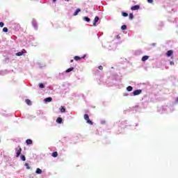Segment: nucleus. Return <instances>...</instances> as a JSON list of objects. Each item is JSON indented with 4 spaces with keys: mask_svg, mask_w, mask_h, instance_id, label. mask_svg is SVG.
I'll use <instances>...</instances> for the list:
<instances>
[{
    "mask_svg": "<svg viewBox=\"0 0 178 178\" xmlns=\"http://www.w3.org/2000/svg\"><path fill=\"white\" fill-rule=\"evenodd\" d=\"M26 144L29 145L30 144H33V140L30 139L26 140Z\"/></svg>",
    "mask_w": 178,
    "mask_h": 178,
    "instance_id": "obj_11",
    "label": "nucleus"
},
{
    "mask_svg": "<svg viewBox=\"0 0 178 178\" xmlns=\"http://www.w3.org/2000/svg\"><path fill=\"white\" fill-rule=\"evenodd\" d=\"M127 91H129V92L133 91V87H131V86H128V87L127 88Z\"/></svg>",
    "mask_w": 178,
    "mask_h": 178,
    "instance_id": "obj_16",
    "label": "nucleus"
},
{
    "mask_svg": "<svg viewBox=\"0 0 178 178\" xmlns=\"http://www.w3.org/2000/svg\"><path fill=\"white\" fill-rule=\"evenodd\" d=\"M131 10H134V6H132V7L131 8Z\"/></svg>",
    "mask_w": 178,
    "mask_h": 178,
    "instance_id": "obj_34",
    "label": "nucleus"
},
{
    "mask_svg": "<svg viewBox=\"0 0 178 178\" xmlns=\"http://www.w3.org/2000/svg\"><path fill=\"white\" fill-rule=\"evenodd\" d=\"M166 55H167V56H172V55H173V51L172 50H169V51H167V53H166Z\"/></svg>",
    "mask_w": 178,
    "mask_h": 178,
    "instance_id": "obj_4",
    "label": "nucleus"
},
{
    "mask_svg": "<svg viewBox=\"0 0 178 178\" xmlns=\"http://www.w3.org/2000/svg\"><path fill=\"white\" fill-rule=\"evenodd\" d=\"M3 31L4 33H8V28L4 27V28L3 29Z\"/></svg>",
    "mask_w": 178,
    "mask_h": 178,
    "instance_id": "obj_24",
    "label": "nucleus"
},
{
    "mask_svg": "<svg viewBox=\"0 0 178 178\" xmlns=\"http://www.w3.org/2000/svg\"><path fill=\"white\" fill-rule=\"evenodd\" d=\"M52 156L54 158H56V156H58V152H53Z\"/></svg>",
    "mask_w": 178,
    "mask_h": 178,
    "instance_id": "obj_17",
    "label": "nucleus"
},
{
    "mask_svg": "<svg viewBox=\"0 0 178 178\" xmlns=\"http://www.w3.org/2000/svg\"><path fill=\"white\" fill-rule=\"evenodd\" d=\"M56 0H53V2H56Z\"/></svg>",
    "mask_w": 178,
    "mask_h": 178,
    "instance_id": "obj_37",
    "label": "nucleus"
},
{
    "mask_svg": "<svg viewBox=\"0 0 178 178\" xmlns=\"http://www.w3.org/2000/svg\"><path fill=\"white\" fill-rule=\"evenodd\" d=\"M40 88H44L45 86L42 83H40L39 85Z\"/></svg>",
    "mask_w": 178,
    "mask_h": 178,
    "instance_id": "obj_25",
    "label": "nucleus"
},
{
    "mask_svg": "<svg viewBox=\"0 0 178 178\" xmlns=\"http://www.w3.org/2000/svg\"><path fill=\"white\" fill-rule=\"evenodd\" d=\"M133 17H134V15H133V13H130L129 14V19L133 20Z\"/></svg>",
    "mask_w": 178,
    "mask_h": 178,
    "instance_id": "obj_19",
    "label": "nucleus"
},
{
    "mask_svg": "<svg viewBox=\"0 0 178 178\" xmlns=\"http://www.w3.org/2000/svg\"><path fill=\"white\" fill-rule=\"evenodd\" d=\"M122 15L124 16V17H127V16H129V14H127V13H122Z\"/></svg>",
    "mask_w": 178,
    "mask_h": 178,
    "instance_id": "obj_21",
    "label": "nucleus"
},
{
    "mask_svg": "<svg viewBox=\"0 0 178 178\" xmlns=\"http://www.w3.org/2000/svg\"><path fill=\"white\" fill-rule=\"evenodd\" d=\"M73 69H74L73 67H70V68L67 69L65 71V73H70V72H72Z\"/></svg>",
    "mask_w": 178,
    "mask_h": 178,
    "instance_id": "obj_12",
    "label": "nucleus"
},
{
    "mask_svg": "<svg viewBox=\"0 0 178 178\" xmlns=\"http://www.w3.org/2000/svg\"><path fill=\"white\" fill-rule=\"evenodd\" d=\"M52 101V97H47L44 99V102H51Z\"/></svg>",
    "mask_w": 178,
    "mask_h": 178,
    "instance_id": "obj_9",
    "label": "nucleus"
},
{
    "mask_svg": "<svg viewBox=\"0 0 178 178\" xmlns=\"http://www.w3.org/2000/svg\"><path fill=\"white\" fill-rule=\"evenodd\" d=\"M35 173H37V175H41V173H42V170L40 168H37Z\"/></svg>",
    "mask_w": 178,
    "mask_h": 178,
    "instance_id": "obj_7",
    "label": "nucleus"
},
{
    "mask_svg": "<svg viewBox=\"0 0 178 178\" xmlns=\"http://www.w3.org/2000/svg\"><path fill=\"white\" fill-rule=\"evenodd\" d=\"M23 54H24V52H23V51H19L18 53L16 54L17 56H22V55H23Z\"/></svg>",
    "mask_w": 178,
    "mask_h": 178,
    "instance_id": "obj_10",
    "label": "nucleus"
},
{
    "mask_svg": "<svg viewBox=\"0 0 178 178\" xmlns=\"http://www.w3.org/2000/svg\"><path fill=\"white\" fill-rule=\"evenodd\" d=\"M148 58H149L148 56H144L142 58V61H143V62H145V60H148Z\"/></svg>",
    "mask_w": 178,
    "mask_h": 178,
    "instance_id": "obj_8",
    "label": "nucleus"
},
{
    "mask_svg": "<svg viewBox=\"0 0 178 178\" xmlns=\"http://www.w3.org/2000/svg\"><path fill=\"white\" fill-rule=\"evenodd\" d=\"M20 154H22V148L19 147L16 153V157L19 158V156H20Z\"/></svg>",
    "mask_w": 178,
    "mask_h": 178,
    "instance_id": "obj_1",
    "label": "nucleus"
},
{
    "mask_svg": "<svg viewBox=\"0 0 178 178\" xmlns=\"http://www.w3.org/2000/svg\"><path fill=\"white\" fill-rule=\"evenodd\" d=\"M98 20H99V17H95L93 22V26L95 27L97 26V23H98Z\"/></svg>",
    "mask_w": 178,
    "mask_h": 178,
    "instance_id": "obj_2",
    "label": "nucleus"
},
{
    "mask_svg": "<svg viewBox=\"0 0 178 178\" xmlns=\"http://www.w3.org/2000/svg\"><path fill=\"white\" fill-rule=\"evenodd\" d=\"M33 26H35V21H33Z\"/></svg>",
    "mask_w": 178,
    "mask_h": 178,
    "instance_id": "obj_33",
    "label": "nucleus"
},
{
    "mask_svg": "<svg viewBox=\"0 0 178 178\" xmlns=\"http://www.w3.org/2000/svg\"><path fill=\"white\" fill-rule=\"evenodd\" d=\"M147 2L149 3H152L154 2V0H147Z\"/></svg>",
    "mask_w": 178,
    "mask_h": 178,
    "instance_id": "obj_29",
    "label": "nucleus"
},
{
    "mask_svg": "<svg viewBox=\"0 0 178 178\" xmlns=\"http://www.w3.org/2000/svg\"><path fill=\"white\" fill-rule=\"evenodd\" d=\"M80 12H81V10L80 8H77L76 12L74 13V16H77Z\"/></svg>",
    "mask_w": 178,
    "mask_h": 178,
    "instance_id": "obj_5",
    "label": "nucleus"
},
{
    "mask_svg": "<svg viewBox=\"0 0 178 178\" xmlns=\"http://www.w3.org/2000/svg\"><path fill=\"white\" fill-rule=\"evenodd\" d=\"M25 102L27 104V105H31V101H30L29 99H26Z\"/></svg>",
    "mask_w": 178,
    "mask_h": 178,
    "instance_id": "obj_13",
    "label": "nucleus"
},
{
    "mask_svg": "<svg viewBox=\"0 0 178 178\" xmlns=\"http://www.w3.org/2000/svg\"><path fill=\"white\" fill-rule=\"evenodd\" d=\"M74 60H80V57H79V56H75V57H74Z\"/></svg>",
    "mask_w": 178,
    "mask_h": 178,
    "instance_id": "obj_27",
    "label": "nucleus"
},
{
    "mask_svg": "<svg viewBox=\"0 0 178 178\" xmlns=\"http://www.w3.org/2000/svg\"><path fill=\"white\" fill-rule=\"evenodd\" d=\"M84 119H85V120H90V118L88 117V115L85 114V115H84Z\"/></svg>",
    "mask_w": 178,
    "mask_h": 178,
    "instance_id": "obj_18",
    "label": "nucleus"
},
{
    "mask_svg": "<svg viewBox=\"0 0 178 178\" xmlns=\"http://www.w3.org/2000/svg\"><path fill=\"white\" fill-rule=\"evenodd\" d=\"M4 24L3 22H0V27H3Z\"/></svg>",
    "mask_w": 178,
    "mask_h": 178,
    "instance_id": "obj_31",
    "label": "nucleus"
},
{
    "mask_svg": "<svg viewBox=\"0 0 178 178\" xmlns=\"http://www.w3.org/2000/svg\"><path fill=\"white\" fill-rule=\"evenodd\" d=\"M170 65L171 66H172L173 65H175V62L170 61Z\"/></svg>",
    "mask_w": 178,
    "mask_h": 178,
    "instance_id": "obj_30",
    "label": "nucleus"
},
{
    "mask_svg": "<svg viewBox=\"0 0 178 178\" xmlns=\"http://www.w3.org/2000/svg\"><path fill=\"white\" fill-rule=\"evenodd\" d=\"M124 97L127 96V94H124Z\"/></svg>",
    "mask_w": 178,
    "mask_h": 178,
    "instance_id": "obj_36",
    "label": "nucleus"
},
{
    "mask_svg": "<svg viewBox=\"0 0 178 178\" xmlns=\"http://www.w3.org/2000/svg\"><path fill=\"white\" fill-rule=\"evenodd\" d=\"M121 29L122 30H126V29H127V26L126 25H122Z\"/></svg>",
    "mask_w": 178,
    "mask_h": 178,
    "instance_id": "obj_22",
    "label": "nucleus"
},
{
    "mask_svg": "<svg viewBox=\"0 0 178 178\" xmlns=\"http://www.w3.org/2000/svg\"><path fill=\"white\" fill-rule=\"evenodd\" d=\"M143 92V90L139 89L134 91V95H140Z\"/></svg>",
    "mask_w": 178,
    "mask_h": 178,
    "instance_id": "obj_3",
    "label": "nucleus"
},
{
    "mask_svg": "<svg viewBox=\"0 0 178 178\" xmlns=\"http://www.w3.org/2000/svg\"><path fill=\"white\" fill-rule=\"evenodd\" d=\"M99 70H102V69H104V67L100 65V66H99Z\"/></svg>",
    "mask_w": 178,
    "mask_h": 178,
    "instance_id": "obj_32",
    "label": "nucleus"
},
{
    "mask_svg": "<svg viewBox=\"0 0 178 178\" xmlns=\"http://www.w3.org/2000/svg\"><path fill=\"white\" fill-rule=\"evenodd\" d=\"M138 9H140V6L138 5L134 6V10H138Z\"/></svg>",
    "mask_w": 178,
    "mask_h": 178,
    "instance_id": "obj_20",
    "label": "nucleus"
},
{
    "mask_svg": "<svg viewBox=\"0 0 178 178\" xmlns=\"http://www.w3.org/2000/svg\"><path fill=\"white\" fill-rule=\"evenodd\" d=\"M87 123H88V124H92V121L88 120H87Z\"/></svg>",
    "mask_w": 178,
    "mask_h": 178,
    "instance_id": "obj_28",
    "label": "nucleus"
},
{
    "mask_svg": "<svg viewBox=\"0 0 178 178\" xmlns=\"http://www.w3.org/2000/svg\"><path fill=\"white\" fill-rule=\"evenodd\" d=\"M60 111L61 113H65L66 112V108H65V107L61 106L60 108Z\"/></svg>",
    "mask_w": 178,
    "mask_h": 178,
    "instance_id": "obj_6",
    "label": "nucleus"
},
{
    "mask_svg": "<svg viewBox=\"0 0 178 178\" xmlns=\"http://www.w3.org/2000/svg\"><path fill=\"white\" fill-rule=\"evenodd\" d=\"M176 103H177V104L178 103V97H177V100H176Z\"/></svg>",
    "mask_w": 178,
    "mask_h": 178,
    "instance_id": "obj_35",
    "label": "nucleus"
},
{
    "mask_svg": "<svg viewBox=\"0 0 178 178\" xmlns=\"http://www.w3.org/2000/svg\"><path fill=\"white\" fill-rule=\"evenodd\" d=\"M25 166L26 167V169H30V165H29V163H26Z\"/></svg>",
    "mask_w": 178,
    "mask_h": 178,
    "instance_id": "obj_26",
    "label": "nucleus"
},
{
    "mask_svg": "<svg viewBox=\"0 0 178 178\" xmlns=\"http://www.w3.org/2000/svg\"><path fill=\"white\" fill-rule=\"evenodd\" d=\"M21 159H22V161H26V156H24V155H22Z\"/></svg>",
    "mask_w": 178,
    "mask_h": 178,
    "instance_id": "obj_23",
    "label": "nucleus"
},
{
    "mask_svg": "<svg viewBox=\"0 0 178 178\" xmlns=\"http://www.w3.org/2000/svg\"><path fill=\"white\" fill-rule=\"evenodd\" d=\"M56 122L57 123H59V124H60V123H62V118H57Z\"/></svg>",
    "mask_w": 178,
    "mask_h": 178,
    "instance_id": "obj_14",
    "label": "nucleus"
},
{
    "mask_svg": "<svg viewBox=\"0 0 178 178\" xmlns=\"http://www.w3.org/2000/svg\"><path fill=\"white\" fill-rule=\"evenodd\" d=\"M83 20L85 22H90V18L88 17H83Z\"/></svg>",
    "mask_w": 178,
    "mask_h": 178,
    "instance_id": "obj_15",
    "label": "nucleus"
}]
</instances>
